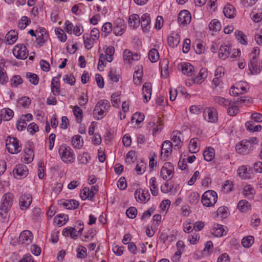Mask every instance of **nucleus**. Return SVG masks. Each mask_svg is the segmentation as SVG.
<instances>
[{
    "mask_svg": "<svg viewBox=\"0 0 262 262\" xmlns=\"http://www.w3.org/2000/svg\"><path fill=\"white\" fill-rule=\"evenodd\" d=\"M13 54L17 59H25L28 56V51L25 46L19 44L14 46Z\"/></svg>",
    "mask_w": 262,
    "mask_h": 262,
    "instance_id": "nucleus-6",
    "label": "nucleus"
},
{
    "mask_svg": "<svg viewBox=\"0 0 262 262\" xmlns=\"http://www.w3.org/2000/svg\"><path fill=\"white\" fill-rule=\"evenodd\" d=\"M82 139L80 135H77L74 136L72 140L73 145L75 147L79 148L82 145Z\"/></svg>",
    "mask_w": 262,
    "mask_h": 262,
    "instance_id": "nucleus-53",
    "label": "nucleus"
},
{
    "mask_svg": "<svg viewBox=\"0 0 262 262\" xmlns=\"http://www.w3.org/2000/svg\"><path fill=\"white\" fill-rule=\"evenodd\" d=\"M32 201V197L31 194L25 193L19 197V205L21 210L27 209Z\"/></svg>",
    "mask_w": 262,
    "mask_h": 262,
    "instance_id": "nucleus-12",
    "label": "nucleus"
},
{
    "mask_svg": "<svg viewBox=\"0 0 262 262\" xmlns=\"http://www.w3.org/2000/svg\"><path fill=\"white\" fill-rule=\"evenodd\" d=\"M13 172L16 178L21 179L26 177L28 175V169L25 165L19 164L15 166Z\"/></svg>",
    "mask_w": 262,
    "mask_h": 262,
    "instance_id": "nucleus-9",
    "label": "nucleus"
},
{
    "mask_svg": "<svg viewBox=\"0 0 262 262\" xmlns=\"http://www.w3.org/2000/svg\"><path fill=\"white\" fill-rule=\"evenodd\" d=\"M61 160L66 163H72L74 161V154L69 146H61L59 149Z\"/></svg>",
    "mask_w": 262,
    "mask_h": 262,
    "instance_id": "nucleus-3",
    "label": "nucleus"
},
{
    "mask_svg": "<svg viewBox=\"0 0 262 262\" xmlns=\"http://www.w3.org/2000/svg\"><path fill=\"white\" fill-rule=\"evenodd\" d=\"M136 159V152L134 150L129 151L126 155V162L128 163H132Z\"/></svg>",
    "mask_w": 262,
    "mask_h": 262,
    "instance_id": "nucleus-62",
    "label": "nucleus"
},
{
    "mask_svg": "<svg viewBox=\"0 0 262 262\" xmlns=\"http://www.w3.org/2000/svg\"><path fill=\"white\" fill-rule=\"evenodd\" d=\"M150 190L154 196H157L158 194V189L156 185V179L152 177L149 181Z\"/></svg>",
    "mask_w": 262,
    "mask_h": 262,
    "instance_id": "nucleus-39",
    "label": "nucleus"
},
{
    "mask_svg": "<svg viewBox=\"0 0 262 262\" xmlns=\"http://www.w3.org/2000/svg\"><path fill=\"white\" fill-rule=\"evenodd\" d=\"M217 215L222 218H226L228 214V209L225 206L220 207L217 210Z\"/></svg>",
    "mask_w": 262,
    "mask_h": 262,
    "instance_id": "nucleus-57",
    "label": "nucleus"
},
{
    "mask_svg": "<svg viewBox=\"0 0 262 262\" xmlns=\"http://www.w3.org/2000/svg\"><path fill=\"white\" fill-rule=\"evenodd\" d=\"M33 235L32 232L29 230H24L22 231L19 236V242L23 245L30 244L33 239Z\"/></svg>",
    "mask_w": 262,
    "mask_h": 262,
    "instance_id": "nucleus-10",
    "label": "nucleus"
},
{
    "mask_svg": "<svg viewBox=\"0 0 262 262\" xmlns=\"http://www.w3.org/2000/svg\"><path fill=\"white\" fill-rule=\"evenodd\" d=\"M125 30L124 21L121 18H117L114 23L113 31L116 36H121Z\"/></svg>",
    "mask_w": 262,
    "mask_h": 262,
    "instance_id": "nucleus-11",
    "label": "nucleus"
},
{
    "mask_svg": "<svg viewBox=\"0 0 262 262\" xmlns=\"http://www.w3.org/2000/svg\"><path fill=\"white\" fill-rule=\"evenodd\" d=\"M144 114L140 113H136L133 115L132 118V121L134 122V121L135 120L136 123L139 124L144 120Z\"/></svg>",
    "mask_w": 262,
    "mask_h": 262,
    "instance_id": "nucleus-59",
    "label": "nucleus"
},
{
    "mask_svg": "<svg viewBox=\"0 0 262 262\" xmlns=\"http://www.w3.org/2000/svg\"><path fill=\"white\" fill-rule=\"evenodd\" d=\"M204 116H208V121L210 122H215L217 120L216 111L210 107L206 108L204 111Z\"/></svg>",
    "mask_w": 262,
    "mask_h": 262,
    "instance_id": "nucleus-16",
    "label": "nucleus"
},
{
    "mask_svg": "<svg viewBox=\"0 0 262 262\" xmlns=\"http://www.w3.org/2000/svg\"><path fill=\"white\" fill-rule=\"evenodd\" d=\"M168 64L169 61L166 58L163 59L160 62L161 69V76L163 77L166 78L168 75Z\"/></svg>",
    "mask_w": 262,
    "mask_h": 262,
    "instance_id": "nucleus-27",
    "label": "nucleus"
},
{
    "mask_svg": "<svg viewBox=\"0 0 262 262\" xmlns=\"http://www.w3.org/2000/svg\"><path fill=\"white\" fill-rule=\"evenodd\" d=\"M236 102L232 103L231 101V104L230 105H228L229 107L227 109V113L229 115L231 116H235L239 112V108L235 104Z\"/></svg>",
    "mask_w": 262,
    "mask_h": 262,
    "instance_id": "nucleus-36",
    "label": "nucleus"
},
{
    "mask_svg": "<svg viewBox=\"0 0 262 262\" xmlns=\"http://www.w3.org/2000/svg\"><path fill=\"white\" fill-rule=\"evenodd\" d=\"M204 159L207 161H211L215 156V152L213 148L209 147L203 152Z\"/></svg>",
    "mask_w": 262,
    "mask_h": 262,
    "instance_id": "nucleus-28",
    "label": "nucleus"
},
{
    "mask_svg": "<svg viewBox=\"0 0 262 262\" xmlns=\"http://www.w3.org/2000/svg\"><path fill=\"white\" fill-rule=\"evenodd\" d=\"M150 17L147 13L144 14L140 18V23L144 32L149 31L150 29Z\"/></svg>",
    "mask_w": 262,
    "mask_h": 262,
    "instance_id": "nucleus-19",
    "label": "nucleus"
},
{
    "mask_svg": "<svg viewBox=\"0 0 262 262\" xmlns=\"http://www.w3.org/2000/svg\"><path fill=\"white\" fill-rule=\"evenodd\" d=\"M254 238L252 236L244 237L242 240V244L245 248H249L254 243Z\"/></svg>",
    "mask_w": 262,
    "mask_h": 262,
    "instance_id": "nucleus-41",
    "label": "nucleus"
},
{
    "mask_svg": "<svg viewBox=\"0 0 262 262\" xmlns=\"http://www.w3.org/2000/svg\"><path fill=\"white\" fill-rule=\"evenodd\" d=\"M78 225L79 227H78V230L77 231L75 229V230L74 232H71V237L73 239L77 238L79 234H80L83 230V224L82 223H79Z\"/></svg>",
    "mask_w": 262,
    "mask_h": 262,
    "instance_id": "nucleus-63",
    "label": "nucleus"
},
{
    "mask_svg": "<svg viewBox=\"0 0 262 262\" xmlns=\"http://www.w3.org/2000/svg\"><path fill=\"white\" fill-rule=\"evenodd\" d=\"M26 77L29 80V81L34 85H37L38 83L39 77L34 73H27Z\"/></svg>",
    "mask_w": 262,
    "mask_h": 262,
    "instance_id": "nucleus-51",
    "label": "nucleus"
},
{
    "mask_svg": "<svg viewBox=\"0 0 262 262\" xmlns=\"http://www.w3.org/2000/svg\"><path fill=\"white\" fill-rule=\"evenodd\" d=\"M159 54L156 49H152L148 53L149 59L151 62H156L159 59Z\"/></svg>",
    "mask_w": 262,
    "mask_h": 262,
    "instance_id": "nucleus-35",
    "label": "nucleus"
},
{
    "mask_svg": "<svg viewBox=\"0 0 262 262\" xmlns=\"http://www.w3.org/2000/svg\"><path fill=\"white\" fill-rule=\"evenodd\" d=\"M208 73L207 69L202 68L200 70L198 75L194 78L193 82L197 84H201L207 77Z\"/></svg>",
    "mask_w": 262,
    "mask_h": 262,
    "instance_id": "nucleus-24",
    "label": "nucleus"
},
{
    "mask_svg": "<svg viewBox=\"0 0 262 262\" xmlns=\"http://www.w3.org/2000/svg\"><path fill=\"white\" fill-rule=\"evenodd\" d=\"M8 78L5 70L0 67V83L5 84L8 82Z\"/></svg>",
    "mask_w": 262,
    "mask_h": 262,
    "instance_id": "nucleus-58",
    "label": "nucleus"
},
{
    "mask_svg": "<svg viewBox=\"0 0 262 262\" xmlns=\"http://www.w3.org/2000/svg\"><path fill=\"white\" fill-rule=\"evenodd\" d=\"M140 24V18L138 15L133 14L131 15L128 18L129 26L134 29L139 26Z\"/></svg>",
    "mask_w": 262,
    "mask_h": 262,
    "instance_id": "nucleus-23",
    "label": "nucleus"
},
{
    "mask_svg": "<svg viewBox=\"0 0 262 262\" xmlns=\"http://www.w3.org/2000/svg\"><path fill=\"white\" fill-rule=\"evenodd\" d=\"M83 38L85 47L88 50L91 49L93 46L94 41L95 40H93V39H92L88 36V34H84L83 35Z\"/></svg>",
    "mask_w": 262,
    "mask_h": 262,
    "instance_id": "nucleus-49",
    "label": "nucleus"
},
{
    "mask_svg": "<svg viewBox=\"0 0 262 262\" xmlns=\"http://www.w3.org/2000/svg\"><path fill=\"white\" fill-rule=\"evenodd\" d=\"M224 14L226 17L229 18H234L235 15V9L232 5H227L224 7Z\"/></svg>",
    "mask_w": 262,
    "mask_h": 262,
    "instance_id": "nucleus-29",
    "label": "nucleus"
},
{
    "mask_svg": "<svg viewBox=\"0 0 262 262\" xmlns=\"http://www.w3.org/2000/svg\"><path fill=\"white\" fill-rule=\"evenodd\" d=\"M197 139L192 138L191 139L189 143V149L191 153H196L199 150V147L197 145Z\"/></svg>",
    "mask_w": 262,
    "mask_h": 262,
    "instance_id": "nucleus-48",
    "label": "nucleus"
},
{
    "mask_svg": "<svg viewBox=\"0 0 262 262\" xmlns=\"http://www.w3.org/2000/svg\"><path fill=\"white\" fill-rule=\"evenodd\" d=\"M235 35L241 44L244 45L247 44L246 40L247 37L243 32L240 31H236L235 32Z\"/></svg>",
    "mask_w": 262,
    "mask_h": 262,
    "instance_id": "nucleus-52",
    "label": "nucleus"
},
{
    "mask_svg": "<svg viewBox=\"0 0 262 262\" xmlns=\"http://www.w3.org/2000/svg\"><path fill=\"white\" fill-rule=\"evenodd\" d=\"M69 220V216L67 214H58L55 217V222H57L58 225H64Z\"/></svg>",
    "mask_w": 262,
    "mask_h": 262,
    "instance_id": "nucleus-43",
    "label": "nucleus"
},
{
    "mask_svg": "<svg viewBox=\"0 0 262 262\" xmlns=\"http://www.w3.org/2000/svg\"><path fill=\"white\" fill-rule=\"evenodd\" d=\"M110 102L105 99L99 100L96 104L94 111V117L97 120H100L106 116L110 108Z\"/></svg>",
    "mask_w": 262,
    "mask_h": 262,
    "instance_id": "nucleus-1",
    "label": "nucleus"
},
{
    "mask_svg": "<svg viewBox=\"0 0 262 262\" xmlns=\"http://www.w3.org/2000/svg\"><path fill=\"white\" fill-rule=\"evenodd\" d=\"M1 117L4 121L10 120L13 116L14 113L10 108H6L1 111Z\"/></svg>",
    "mask_w": 262,
    "mask_h": 262,
    "instance_id": "nucleus-32",
    "label": "nucleus"
},
{
    "mask_svg": "<svg viewBox=\"0 0 262 262\" xmlns=\"http://www.w3.org/2000/svg\"><path fill=\"white\" fill-rule=\"evenodd\" d=\"M213 101L219 105L227 107L231 104V101L224 98L216 96L213 98Z\"/></svg>",
    "mask_w": 262,
    "mask_h": 262,
    "instance_id": "nucleus-34",
    "label": "nucleus"
},
{
    "mask_svg": "<svg viewBox=\"0 0 262 262\" xmlns=\"http://www.w3.org/2000/svg\"><path fill=\"white\" fill-rule=\"evenodd\" d=\"M55 31L58 38L61 41L65 42L66 41L67 36L62 29L60 28H57L55 29Z\"/></svg>",
    "mask_w": 262,
    "mask_h": 262,
    "instance_id": "nucleus-50",
    "label": "nucleus"
},
{
    "mask_svg": "<svg viewBox=\"0 0 262 262\" xmlns=\"http://www.w3.org/2000/svg\"><path fill=\"white\" fill-rule=\"evenodd\" d=\"M90 189L88 187H84L82 190V193L81 195L83 200H86L87 198L92 199L95 193L89 192Z\"/></svg>",
    "mask_w": 262,
    "mask_h": 262,
    "instance_id": "nucleus-56",
    "label": "nucleus"
},
{
    "mask_svg": "<svg viewBox=\"0 0 262 262\" xmlns=\"http://www.w3.org/2000/svg\"><path fill=\"white\" fill-rule=\"evenodd\" d=\"M113 31L112 24L110 22L105 23L102 27V35L106 37Z\"/></svg>",
    "mask_w": 262,
    "mask_h": 262,
    "instance_id": "nucleus-40",
    "label": "nucleus"
},
{
    "mask_svg": "<svg viewBox=\"0 0 262 262\" xmlns=\"http://www.w3.org/2000/svg\"><path fill=\"white\" fill-rule=\"evenodd\" d=\"M253 146L249 142L242 141L235 146L236 151L241 154L247 155L252 150Z\"/></svg>",
    "mask_w": 262,
    "mask_h": 262,
    "instance_id": "nucleus-8",
    "label": "nucleus"
},
{
    "mask_svg": "<svg viewBox=\"0 0 262 262\" xmlns=\"http://www.w3.org/2000/svg\"><path fill=\"white\" fill-rule=\"evenodd\" d=\"M6 146L9 152L15 154L20 151L19 141L15 138L10 137L6 141Z\"/></svg>",
    "mask_w": 262,
    "mask_h": 262,
    "instance_id": "nucleus-4",
    "label": "nucleus"
},
{
    "mask_svg": "<svg viewBox=\"0 0 262 262\" xmlns=\"http://www.w3.org/2000/svg\"><path fill=\"white\" fill-rule=\"evenodd\" d=\"M180 135L181 133L177 130L173 131L171 134V140L172 141L173 143L175 144V146H178L181 142L180 137Z\"/></svg>",
    "mask_w": 262,
    "mask_h": 262,
    "instance_id": "nucleus-44",
    "label": "nucleus"
},
{
    "mask_svg": "<svg viewBox=\"0 0 262 262\" xmlns=\"http://www.w3.org/2000/svg\"><path fill=\"white\" fill-rule=\"evenodd\" d=\"M60 82L58 77L52 78L51 83V92L54 96L59 95L60 92Z\"/></svg>",
    "mask_w": 262,
    "mask_h": 262,
    "instance_id": "nucleus-18",
    "label": "nucleus"
},
{
    "mask_svg": "<svg viewBox=\"0 0 262 262\" xmlns=\"http://www.w3.org/2000/svg\"><path fill=\"white\" fill-rule=\"evenodd\" d=\"M6 43L9 45L14 43L17 39V33L14 30H11L8 32L5 36Z\"/></svg>",
    "mask_w": 262,
    "mask_h": 262,
    "instance_id": "nucleus-26",
    "label": "nucleus"
},
{
    "mask_svg": "<svg viewBox=\"0 0 262 262\" xmlns=\"http://www.w3.org/2000/svg\"><path fill=\"white\" fill-rule=\"evenodd\" d=\"M249 69L251 71V74H257L260 72L262 68L258 62L255 56H253L251 59L250 63H249Z\"/></svg>",
    "mask_w": 262,
    "mask_h": 262,
    "instance_id": "nucleus-15",
    "label": "nucleus"
},
{
    "mask_svg": "<svg viewBox=\"0 0 262 262\" xmlns=\"http://www.w3.org/2000/svg\"><path fill=\"white\" fill-rule=\"evenodd\" d=\"M225 232L224 227L222 225L216 224L214 225L212 229V234L217 237H221L224 235Z\"/></svg>",
    "mask_w": 262,
    "mask_h": 262,
    "instance_id": "nucleus-37",
    "label": "nucleus"
},
{
    "mask_svg": "<svg viewBox=\"0 0 262 262\" xmlns=\"http://www.w3.org/2000/svg\"><path fill=\"white\" fill-rule=\"evenodd\" d=\"M137 209L134 207H130L126 210V215L130 219H134L137 214Z\"/></svg>",
    "mask_w": 262,
    "mask_h": 262,
    "instance_id": "nucleus-61",
    "label": "nucleus"
},
{
    "mask_svg": "<svg viewBox=\"0 0 262 262\" xmlns=\"http://www.w3.org/2000/svg\"><path fill=\"white\" fill-rule=\"evenodd\" d=\"M151 84L145 82L142 87V92L144 98V102L146 103L150 99L151 95Z\"/></svg>",
    "mask_w": 262,
    "mask_h": 262,
    "instance_id": "nucleus-17",
    "label": "nucleus"
},
{
    "mask_svg": "<svg viewBox=\"0 0 262 262\" xmlns=\"http://www.w3.org/2000/svg\"><path fill=\"white\" fill-rule=\"evenodd\" d=\"M18 103L24 107H27L31 104V99L28 97H23L19 99Z\"/></svg>",
    "mask_w": 262,
    "mask_h": 262,
    "instance_id": "nucleus-60",
    "label": "nucleus"
},
{
    "mask_svg": "<svg viewBox=\"0 0 262 262\" xmlns=\"http://www.w3.org/2000/svg\"><path fill=\"white\" fill-rule=\"evenodd\" d=\"M31 23V20L29 18L26 16H23L19 20L18 27L21 30H23Z\"/></svg>",
    "mask_w": 262,
    "mask_h": 262,
    "instance_id": "nucleus-46",
    "label": "nucleus"
},
{
    "mask_svg": "<svg viewBox=\"0 0 262 262\" xmlns=\"http://www.w3.org/2000/svg\"><path fill=\"white\" fill-rule=\"evenodd\" d=\"M191 19V14L187 10H182L178 15V20L180 25H185L188 24L190 23Z\"/></svg>",
    "mask_w": 262,
    "mask_h": 262,
    "instance_id": "nucleus-14",
    "label": "nucleus"
},
{
    "mask_svg": "<svg viewBox=\"0 0 262 262\" xmlns=\"http://www.w3.org/2000/svg\"><path fill=\"white\" fill-rule=\"evenodd\" d=\"M14 196L11 193H6L2 199L0 210H9L13 203Z\"/></svg>",
    "mask_w": 262,
    "mask_h": 262,
    "instance_id": "nucleus-7",
    "label": "nucleus"
},
{
    "mask_svg": "<svg viewBox=\"0 0 262 262\" xmlns=\"http://www.w3.org/2000/svg\"><path fill=\"white\" fill-rule=\"evenodd\" d=\"M243 193L246 197L251 199L253 198L255 190L251 185H246L244 188Z\"/></svg>",
    "mask_w": 262,
    "mask_h": 262,
    "instance_id": "nucleus-38",
    "label": "nucleus"
},
{
    "mask_svg": "<svg viewBox=\"0 0 262 262\" xmlns=\"http://www.w3.org/2000/svg\"><path fill=\"white\" fill-rule=\"evenodd\" d=\"M231 48L226 45H222L220 48L219 56L220 58H224V59L229 57L231 51Z\"/></svg>",
    "mask_w": 262,
    "mask_h": 262,
    "instance_id": "nucleus-25",
    "label": "nucleus"
},
{
    "mask_svg": "<svg viewBox=\"0 0 262 262\" xmlns=\"http://www.w3.org/2000/svg\"><path fill=\"white\" fill-rule=\"evenodd\" d=\"M217 200V194L213 190L205 191L202 196V203L206 207H210L214 206Z\"/></svg>",
    "mask_w": 262,
    "mask_h": 262,
    "instance_id": "nucleus-2",
    "label": "nucleus"
},
{
    "mask_svg": "<svg viewBox=\"0 0 262 262\" xmlns=\"http://www.w3.org/2000/svg\"><path fill=\"white\" fill-rule=\"evenodd\" d=\"M77 257L79 258H84L86 255V249L83 246L77 248Z\"/></svg>",
    "mask_w": 262,
    "mask_h": 262,
    "instance_id": "nucleus-64",
    "label": "nucleus"
},
{
    "mask_svg": "<svg viewBox=\"0 0 262 262\" xmlns=\"http://www.w3.org/2000/svg\"><path fill=\"white\" fill-rule=\"evenodd\" d=\"M209 28L210 30L215 32L220 31L221 29V23L217 19H213L210 23Z\"/></svg>",
    "mask_w": 262,
    "mask_h": 262,
    "instance_id": "nucleus-42",
    "label": "nucleus"
},
{
    "mask_svg": "<svg viewBox=\"0 0 262 262\" xmlns=\"http://www.w3.org/2000/svg\"><path fill=\"white\" fill-rule=\"evenodd\" d=\"M180 70L184 74L191 76L194 71V67L189 62H184L181 63Z\"/></svg>",
    "mask_w": 262,
    "mask_h": 262,
    "instance_id": "nucleus-22",
    "label": "nucleus"
},
{
    "mask_svg": "<svg viewBox=\"0 0 262 262\" xmlns=\"http://www.w3.org/2000/svg\"><path fill=\"white\" fill-rule=\"evenodd\" d=\"M238 176L242 179H249L250 178L249 173L248 172L247 168L246 166H240L237 170Z\"/></svg>",
    "mask_w": 262,
    "mask_h": 262,
    "instance_id": "nucleus-33",
    "label": "nucleus"
},
{
    "mask_svg": "<svg viewBox=\"0 0 262 262\" xmlns=\"http://www.w3.org/2000/svg\"><path fill=\"white\" fill-rule=\"evenodd\" d=\"M174 174V167L170 162L165 163L162 166L160 174L163 180H170Z\"/></svg>",
    "mask_w": 262,
    "mask_h": 262,
    "instance_id": "nucleus-5",
    "label": "nucleus"
},
{
    "mask_svg": "<svg viewBox=\"0 0 262 262\" xmlns=\"http://www.w3.org/2000/svg\"><path fill=\"white\" fill-rule=\"evenodd\" d=\"M106 53V60L108 62H111L113 60V56L115 53V48L113 46H110L108 47L105 51Z\"/></svg>",
    "mask_w": 262,
    "mask_h": 262,
    "instance_id": "nucleus-54",
    "label": "nucleus"
},
{
    "mask_svg": "<svg viewBox=\"0 0 262 262\" xmlns=\"http://www.w3.org/2000/svg\"><path fill=\"white\" fill-rule=\"evenodd\" d=\"M180 41V37L178 33H172L167 38L168 45L171 48L177 47L179 45Z\"/></svg>",
    "mask_w": 262,
    "mask_h": 262,
    "instance_id": "nucleus-20",
    "label": "nucleus"
},
{
    "mask_svg": "<svg viewBox=\"0 0 262 262\" xmlns=\"http://www.w3.org/2000/svg\"><path fill=\"white\" fill-rule=\"evenodd\" d=\"M200 200V194L195 192H192L188 196V202L193 205L196 204Z\"/></svg>",
    "mask_w": 262,
    "mask_h": 262,
    "instance_id": "nucleus-45",
    "label": "nucleus"
},
{
    "mask_svg": "<svg viewBox=\"0 0 262 262\" xmlns=\"http://www.w3.org/2000/svg\"><path fill=\"white\" fill-rule=\"evenodd\" d=\"M237 207L241 212H246L251 209V205L247 201L242 200L238 202Z\"/></svg>",
    "mask_w": 262,
    "mask_h": 262,
    "instance_id": "nucleus-30",
    "label": "nucleus"
},
{
    "mask_svg": "<svg viewBox=\"0 0 262 262\" xmlns=\"http://www.w3.org/2000/svg\"><path fill=\"white\" fill-rule=\"evenodd\" d=\"M172 152V143L166 140L163 142L161 146V156L163 159L166 160Z\"/></svg>",
    "mask_w": 262,
    "mask_h": 262,
    "instance_id": "nucleus-13",
    "label": "nucleus"
},
{
    "mask_svg": "<svg viewBox=\"0 0 262 262\" xmlns=\"http://www.w3.org/2000/svg\"><path fill=\"white\" fill-rule=\"evenodd\" d=\"M124 62L129 64L132 62L133 53L128 50H125L123 54Z\"/></svg>",
    "mask_w": 262,
    "mask_h": 262,
    "instance_id": "nucleus-55",
    "label": "nucleus"
},
{
    "mask_svg": "<svg viewBox=\"0 0 262 262\" xmlns=\"http://www.w3.org/2000/svg\"><path fill=\"white\" fill-rule=\"evenodd\" d=\"M142 195L141 194L140 190H136L135 192V197L137 198V196L139 200L141 202L146 203L150 199V194L147 190H142Z\"/></svg>",
    "mask_w": 262,
    "mask_h": 262,
    "instance_id": "nucleus-21",
    "label": "nucleus"
},
{
    "mask_svg": "<svg viewBox=\"0 0 262 262\" xmlns=\"http://www.w3.org/2000/svg\"><path fill=\"white\" fill-rule=\"evenodd\" d=\"M23 80L19 75H14L10 79V84L12 87L16 88L21 84Z\"/></svg>",
    "mask_w": 262,
    "mask_h": 262,
    "instance_id": "nucleus-47",
    "label": "nucleus"
},
{
    "mask_svg": "<svg viewBox=\"0 0 262 262\" xmlns=\"http://www.w3.org/2000/svg\"><path fill=\"white\" fill-rule=\"evenodd\" d=\"M34 152L30 148H26L24 155V161L27 163H31L34 159Z\"/></svg>",
    "mask_w": 262,
    "mask_h": 262,
    "instance_id": "nucleus-31",
    "label": "nucleus"
}]
</instances>
